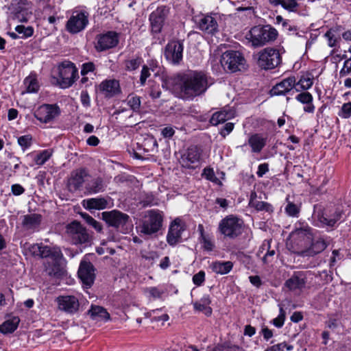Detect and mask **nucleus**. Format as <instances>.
<instances>
[{
  "mask_svg": "<svg viewBox=\"0 0 351 351\" xmlns=\"http://www.w3.org/2000/svg\"><path fill=\"white\" fill-rule=\"evenodd\" d=\"M327 247V243L322 238H319L311 243V247L302 252L301 254L305 256H314L324 251Z\"/></svg>",
  "mask_w": 351,
  "mask_h": 351,
  "instance_id": "29",
  "label": "nucleus"
},
{
  "mask_svg": "<svg viewBox=\"0 0 351 351\" xmlns=\"http://www.w3.org/2000/svg\"><path fill=\"white\" fill-rule=\"evenodd\" d=\"M102 219L110 226L120 229L123 232V229H128L129 224V216L119 210H112L110 212L102 213Z\"/></svg>",
  "mask_w": 351,
  "mask_h": 351,
  "instance_id": "11",
  "label": "nucleus"
},
{
  "mask_svg": "<svg viewBox=\"0 0 351 351\" xmlns=\"http://www.w3.org/2000/svg\"><path fill=\"white\" fill-rule=\"evenodd\" d=\"M285 320V312L282 307H280V313L277 317L273 319V324L277 328H281L284 325Z\"/></svg>",
  "mask_w": 351,
  "mask_h": 351,
  "instance_id": "54",
  "label": "nucleus"
},
{
  "mask_svg": "<svg viewBox=\"0 0 351 351\" xmlns=\"http://www.w3.org/2000/svg\"><path fill=\"white\" fill-rule=\"evenodd\" d=\"M108 202L104 197L90 198L83 200V206L88 210H103L107 207Z\"/></svg>",
  "mask_w": 351,
  "mask_h": 351,
  "instance_id": "31",
  "label": "nucleus"
},
{
  "mask_svg": "<svg viewBox=\"0 0 351 351\" xmlns=\"http://www.w3.org/2000/svg\"><path fill=\"white\" fill-rule=\"evenodd\" d=\"M60 113L59 107L56 104H44L34 112V117L42 123H49Z\"/></svg>",
  "mask_w": 351,
  "mask_h": 351,
  "instance_id": "16",
  "label": "nucleus"
},
{
  "mask_svg": "<svg viewBox=\"0 0 351 351\" xmlns=\"http://www.w3.org/2000/svg\"><path fill=\"white\" fill-rule=\"evenodd\" d=\"M66 65L64 62L54 66L51 70V84L62 88L66 87L65 82Z\"/></svg>",
  "mask_w": 351,
  "mask_h": 351,
  "instance_id": "21",
  "label": "nucleus"
},
{
  "mask_svg": "<svg viewBox=\"0 0 351 351\" xmlns=\"http://www.w3.org/2000/svg\"><path fill=\"white\" fill-rule=\"evenodd\" d=\"M313 84V79L308 76L302 75L298 81L295 80L294 88L297 92L308 90Z\"/></svg>",
  "mask_w": 351,
  "mask_h": 351,
  "instance_id": "38",
  "label": "nucleus"
},
{
  "mask_svg": "<svg viewBox=\"0 0 351 351\" xmlns=\"http://www.w3.org/2000/svg\"><path fill=\"white\" fill-rule=\"evenodd\" d=\"M230 118V117L227 112L224 111H219L212 115L210 122L213 125H217L219 123L226 121Z\"/></svg>",
  "mask_w": 351,
  "mask_h": 351,
  "instance_id": "43",
  "label": "nucleus"
},
{
  "mask_svg": "<svg viewBox=\"0 0 351 351\" xmlns=\"http://www.w3.org/2000/svg\"><path fill=\"white\" fill-rule=\"evenodd\" d=\"M256 197V193L251 194V198L249 202L250 206L254 208L258 211H265L269 213L274 211L271 204L266 202L258 201L255 199Z\"/></svg>",
  "mask_w": 351,
  "mask_h": 351,
  "instance_id": "33",
  "label": "nucleus"
},
{
  "mask_svg": "<svg viewBox=\"0 0 351 351\" xmlns=\"http://www.w3.org/2000/svg\"><path fill=\"white\" fill-rule=\"evenodd\" d=\"M268 248H270V241L265 240L257 252V256L261 257L262 254L264 255Z\"/></svg>",
  "mask_w": 351,
  "mask_h": 351,
  "instance_id": "61",
  "label": "nucleus"
},
{
  "mask_svg": "<svg viewBox=\"0 0 351 351\" xmlns=\"http://www.w3.org/2000/svg\"><path fill=\"white\" fill-rule=\"evenodd\" d=\"M82 217L85 221L90 226H92L93 228H95L97 232H101L102 230V226L101 224L96 221L93 217L90 216L88 214H84L82 215Z\"/></svg>",
  "mask_w": 351,
  "mask_h": 351,
  "instance_id": "47",
  "label": "nucleus"
},
{
  "mask_svg": "<svg viewBox=\"0 0 351 351\" xmlns=\"http://www.w3.org/2000/svg\"><path fill=\"white\" fill-rule=\"evenodd\" d=\"M295 86V76H290L283 79L274 85L269 91L271 96H282L287 95Z\"/></svg>",
  "mask_w": 351,
  "mask_h": 351,
  "instance_id": "18",
  "label": "nucleus"
},
{
  "mask_svg": "<svg viewBox=\"0 0 351 351\" xmlns=\"http://www.w3.org/2000/svg\"><path fill=\"white\" fill-rule=\"evenodd\" d=\"M23 84L25 87L26 93H34L39 90V84L36 74L31 73L24 80Z\"/></svg>",
  "mask_w": 351,
  "mask_h": 351,
  "instance_id": "35",
  "label": "nucleus"
},
{
  "mask_svg": "<svg viewBox=\"0 0 351 351\" xmlns=\"http://www.w3.org/2000/svg\"><path fill=\"white\" fill-rule=\"evenodd\" d=\"M205 280V272L199 271L193 276V282L196 286H201Z\"/></svg>",
  "mask_w": 351,
  "mask_h": 351,
  "instance_id": "57",
  "label": "nucleus"
},
{
  "mask_svg": "<svg viewBox=\"0 0 351 351\" xmlns=\"http://www.w3.org/2000/svg\"><path fill=\"white\" fill-rule=\"evenodd\" d=\"M200 243L204 250L211 252L215 247L213 241L208 237H204L199 239Z\"/></svg>",
  "mask_w": 351,
  "mask_h": 351,
  "instance_id": "51",
  "label": "nucleus"
},
{
  "mask_svg": "<svg viewBox=\"0 0 351 351\" xmlns=\"http://www.w3.org/2000/svg\"><path fill=\"white\" fill-rule=\"evenodd\" d=\"M339 115L343 119H348L351 117V102L344 104L342 106Z\"/></svg>",
  "mask_w": 351,
  "mask_h": 351,
  "instance_id": "55",
  "label": "nucleus"
},
{
  "mask_svg": "<svg viewBox=\"0 0 351 351\" xmlns=\"http://www.w3.org/2000/svg\"><path fill=\"white\" fill-rule=\"evenodd\" d=\"M77 274L84 288L89 289L92 287L95 282L96 274L95 268L90 261H86L84 259L80 262Z\"/></svg>",
  "mask_w": 351,
  "mask_h": 351,
  "instance_id": "14",
  "label": "nucleus"
},
{
  "mask_svg": "<svg viewBox=\"0 0 351 351\" xmlns=\"http://www.w3.org/2000/svg\"><path fill=\"white\" fill-rule=\"evenodd\" d=\"M151 75L149 68L147 65H143L141 69L139 82L141 86H144L145 85L147 79Z\"/></svg>",
  "mask_w": 351,
  "mask_h": 351,
  "instance_id": "52",
  "label": "nucleus"
},
{
  "mask_svg": "<svg viewBox=\"0 0 351 351\" xmlns=\"http://www.w3.org/2000/svg\"><path fill=\"white\" fill-rule=\"evenodd\" d=\"M80 309V302L77 297L67 295V313L75 314Z\"/></svg>",
  "mask_w": 351,
  "mask_h": 351,
  "instance_id": "41",
  "label": "nucleus"
},
{
  "mask_svg": "<svg viewBox=\"0 0 351 351\" xmlns=\"http://www.w3.org/2000/svg\"><path fill=\"white\" fill-rule=\"evenodd\" d=\"M308 271H298L293 272L290 278L286 280L285 285L290 290H302L305 287Z\"/></svg>",
  "mask_w": 351,
  "mask_h": 351,
  "instance_id": "19",
  "label": "nucleus"
},
{
  "mask_svg": "<svg viewBox=\"0 0 351 351\" xmlns=\"http://www.w3.org/2000/svg\"><path fill=\"white\" fill-rule=\"evenodd\" d=\"M243 230V221L239 217L230 215L222 219L218 226V231L224 237L234 239L240 236Z\"/></svg>",
  "mask_w": 351,
  "mask_h": 351,
  "instance_id": "6",
  "label": "nucleus"
},
{
  "mask_svg": "<svg viewBox=\"0 0 351 351\" xmlns=\"http://www.w3.org/2000/svg\"><path fill=\"white\" fill-rule=\"evenodd\" d=\"M145 293L154 299L160 298L164 293V291L156 287H148L145 289Z\"/></svg>",
  "mask_w": 351,
  "mask_h": 351,
  "instance_id": "53",
  "label": "nucleus"
},
{
  "mask_svg": "<svg viewBox=\"0 0 351 351\" xmlns=\"http://www.w3.org/2000/svg\"><path fill=\"white\" fill-rule=\"evenodd\" d=\"M212 82L202 71L189 70L162 80V87L171 91L175 97L191 101L206 93Z\"/></svg>",
  "mask_w": 351,
  "mask_h": 351,
  "instance_id": "1",
  "label": "nucleus"
},
{
  "mask_svg": "<svg viewBox=\"0 0 351 351\" xmlns=\"http://www.w3.org/2000/svg\"><path fill=\"white\" fill-rule=\"evenodd\" d=\"M285 210L289 216L293 217H298L300 210V207L291 202H288Z\"/></svg>",
  "mask_w": 351,
  "mask_h": 351,
  "instance_id": "45",
  "label": "nucleus"
},
{
  "mask_svg": "<svg viewBox=\"0 0 351 351\" xmlns=\"http://www.w3.org/2000/svg\"><path fill=\"white\" fill-rule=\"evenodd\" d=\"M141 97L138 96H131L128 97V104L134 112H139L141 108Z\"/></svg>",
  "mask_w": 351,
  "mask_h": 351,
  "instance_id": "46",
  "label": "nucleus"
},
{
  "mask_svg": "<svg viewBox=\"0 0 351 351\" xmlns=\"http://www.w3.org/2000/svg\"><path fill=\"white\" fill-rule=\"evenodd\" d=\"M202 176L206 180L215 184H217L219 182V179L215 176L213 169L212 168H205L203 171Z\"/></svg>",
  "mask_w": 351,
  "mask_h": 351,
  "instance_id": "50",
  "label": "nucleus"
},
{
  "mask_svg": "<svg viewBox=\"0 0 351 351\" xmlns=\"http://www.w3.org/2000/svg\"><path fill=\"white\" fill-rule=\"evenodd\" d=\"M202 150L195 145L190 146L179 159L180 165L185 169H195L201 165Z\"/></svg>",
  "mask_w": 351,
  "mask_h": 351,
  "instance_id": "9",
  "label": "nucleus"
},
{
  "mask_svg": "<svg viewBox=\"0 0 351 351\" xmlns=\"http://www.w3.org/2000/svg\"><path fill=\"white\" fill-rule=\"evenodd\" d=\"M351 73V58L345 60L343 68L339 71L340 77H344Z\"/></svg>",
  "mask_w": 351,
  "mask_h": 351,
  "instance_id": "56",
  "label": "nucleus"
},
{
  "mask_svg": "<svg viewBox=\"0 0 351 351\" xmlns=\"http://www.w3.org/2000/svg\"><path fill=\"white\" fill-rule=\"evenodd\" d=\"M88 314L93 319L108 320L110 319V314L100 306L91 305Z\"/></svg>",
  "mask_w": 351,
  "mask_h": 351,
  "instance_id": "34",
  "label": "nucleus"
},
{
  "mask_svg": "<svg viewBox=\"0 0 351 351\" xmlns=\"http://www.w3.org/2000/svg\"><path fill=\"white\" fill-rule=\"evenodd\" d=\"M292 241L296 244L306 243L311 239V228L308 227L296 228L289 235Z\"/></svg>",
  "mask_w": 351,
  "mask_h": 351,
  "instance_id": "27",
  "label": "nucleus"
},
{
  "mask_svg": "<svg viewBox=\"0 0 351 351\" xmlns=\"http://www.w3.org/2000/svg\"><path fill=\"white\" fill-rule=\"evenodd\" d=\"M184 228L178 219H175L169 226L167 235V242L171 246H175L182 240V234Z\"/></svg>",
  "mask_w": 351,
  "mask_h": 351,
  "instance_id": "17",
  "label": "nucleus"
},
{
  "mask_svg": "<svg viewBox=\"0 0 351 351\" xmlns=\"http://www.w3.org/2000/svg\"><path fill=\"white\" fill-rule=\"evenodd\" d=\"M99 88L107 97H114L121 93L119 82L114 79L103 81Z\"/></svg>",
  "mask_w": 351,
  "mask_h": 351,
  "instance_id": "24",
  "label": "nucleus"
},
{
  "mask_svg": "<svg viewBox=\"0 0 351 351\" xmlns=\"http://www.w3.org/2000/svg\"><path fill=\"white\" fill-rule=\"evenodd\" d=\"M80 101L84 107H89L90 106V96L86 90H82L80 95Z\"/></svg>",
  "mask_w": 351,
  "mask_h": 351,
  "instance_id": "59",
  "label": "nucleus"
},
{
  "mask_svg": "<svg viewBox=\"0 0 351 351\" xmlns=\"http://www.w3.org/2000/svg\"><path fill=\"white\" fill-rule=\"evenodd\" d=\"M247 36L253 47H259L274 41L278 36V32L271 25L255 26L251 29Z\"/></svg>",
  "mask_w": 351,
  "mask_h": 351,
  "instance_id": "4",
  "label": "nucleus"
},
{
  "mask_svg": "<svg viewBox=\"0 0 351 351\" xmlns=\"http://www.w3.org/2000/svg\"><path fill=\"white\" fill-rule=\"evenodd\" d=\"M274 5H281L285 10L290 12H296L300 7L297 0H268Z\"/></svg>",
  "mask_w": 351,
  "mask_h": 351,
  "instance_id": "32",
  "label": "nucleus"
},
{
  "mask_svg": "<svg viewBox=\"0 0 351 351\" xmlns=\"http://www.w3.org/2000/svg\"><path fill=\"white\" fill-rule=\"evenodd\" d=\"M269 171V165L267 163L260 164L258 167L256 175L258 178H262L266 173Z\"/></svg>",
  "mask_w": 351,
  "mask_h": 351,
  "instance_id": "60",
  "label": "nucleus"
},
{
  "mask_svg": "<svg viewBox=\"0 0 351 351\" xmlns=\"http://www.w3.org/2000/svg\"><path fill=\"white\" fill-rule=\"evenodd\" d=\"M163 221L162 211L158 209L148 210L145 213L139 225L136 226L137 231L145 236L156 234L162 229Z\"/></svg>",
  "mask_w": 351,
  "mask_h": 351,
  "instance_id": "3",
  "label": "nucleus"
},
{
  "mask_svg": "<svg viewBox=\"0 0 351 351\" xmlns=\"http://www.w3.org/2000/svg\"><path fill=\"white\" fill-rule=\"evenodd\" d=\"M88 16L85 10H74L67 21V32L75 34L83 31L88 24Z\"/></svg>",
  "mask_w": 351,
  "mask_h": 351,
  "instance_id": "8",
  "label": "nucleus"
},
{
  "mask_svg": "<svg viewBox=\"0 0 351 351\" xmlns=\"http://www.w3.org/2000/svg\"><path fill=\"white\" fill-rule=\"evenodd\" d=\"M20 319L18 317H13L0 325V332L3 334L11 333L18 327Z\"/></svg>",
  "mask_w": 351,
  "mask_h": 351,
  "instance_id": "37",
  "label": "nucleus"
},
{
  "mask_svg": "<svg viewBox=\"0 0 351 351\" xmlns=\"http://www.w3.org/2000/svg\"><path fill=\"white\" fill-rule=\"evenodd\" d=\"M41 215L38 214H30L23 217V225L27 229H35L40 225Z\"/></svg>",
  "mask_w": 351,
  "mask_h": 351,
  "instance_id": "36",
  "label": "nucleus"
},
{
  "mask_svg": "<svg viewBox=\"0 0 351 351\" xmlns=\"http://www.w3.org/2000/svg\"><path fill=\"white\" fill-rule=\"evenodd\" d=\"M119 42V34L114 31H108L97 36L95 47L98 52H101L116 47Z\"/></svg>",
  "mask_w": 351,
  "mask_h": 351,
  "instance_id": "12",
  "label": "nucleus"
},
{
  "mask_svg": "<svg viewBox=\"0 0 351 351\" xmlns=\"http://www.w3.org/2000/svg\"><path fill=\"white\" fill-rule=\"evenodd\" d=\"M67 73H71V77L67 78V88L71 86L75 81L79 77L78 70L71 62H67Z\"/></svg>",
  "mask_w": 351,
  "mask_h": 351,
  "instance_id": "42",
  "label": "nucleus"
},
{
  "mask_svg": "<svg viewBox=\"0 0 351 351\" xmlns=\"http://www.w3.org/2000/svg\"><path fill=\"white\" fill-rule=\"evenodd\" d=\"M169 12V9L167 6L161 5L149 14V21L152 34H159L161 32Z\"/></svg>",
  "mask_w": 351,
  "mask_h": 351,
  "instance_id": "13",
  "label": "nucleus"
},
{
  "mask_svg": "<svg viewBox=\"0 0 351 351\" xmlns=\"http://www.w3.org/2000/svg\"><path fill=\"white\" fill-rule=\"evenodd\" d=\"M90 176L84 169H78L73 171L71 174V179L69 180V190L78 189L83 182L88 180Z\"/></svg>",
  "mask_w": 351,
  "mask_h": 351,
  "instance_id": "25",
  "label": "nucleus"
},
{
  "mask_svg": "<svg viewBox=\"0 0 351 351\" xmlns=\"http://www.w3.org/2000/svg\"><path fill=\"white\" fill-rule=\"evenodd\" d=\"M183 50L184 45L181 40H171L165 47L164 56L169 62L178 65L182 61Z\"/></svg>",
  "mask_w": 351,
  "mask_h": 351,
  "instance_id": "10",
  "label": "nucleus"
},
{
  "mask_svg": "<svg viewBox=\"0 0 351 351\" xmlns=\"http://www.w3.org/2000/svg\"><path fill=\"white\" fill-rule=\"evenodd\" d=\"M18 143L23 151L29 148L32 143V137L31 135H24L18 138Z\"/></svg>",
  "mask_w": 351,
  "mask_h": 351,
  "instance_id": "48",
  "label": "nucleus"
},
{
  "mask_svg": "<svg viewBox=\"0 0 351 351\" xmlns=\"http://www.w3.org/2000/svg\"><path fill=\"white\" fill-rule=\"evenodd\" d=\"M267 142L266 134L261 133H255L251 134L247 140V144L251 147V151L254 154H259L265 147Z\"/></svg>",
  "mask_w": 351,
  "mask_h": 351,
  "instance_id": "23",
  "label": "nucleus"
},
{
  "mask_svg": "<svg viewBox=\"0 0 351 351\" xmlns=\"http://www.w3.org/2000/svg\"><path fill=\"white\" fill-rule=\"evenodd\" d=\"M12 193L14 195H20L25 191L24 188L19 184H14L11 186Z\"/></svg>",
  "mask_w": 351,
  "mask_h": 351,
  "instance_id": "63",
  "label": "nucleus"
},
{
  "mask_svg": "<svg viewBox=\"0 0 351 351\" xmlns=\"http://www.w3.org/2000/svg\"><path fill=\"white\" fill-rule=\"evenodd\" d=\"M221 64L226 71L231 73L245 69L246 60L241 53L238 51H227L223 53Z\"/></svg>",
  "mask_w": 351,
  "mask_h": 351,
  "instance_id": "7",
  "label": "nucleus"
},
{
  "mask_svg": "<svg viewBox=\"0 0 351 351\" xmlns=\"http://www.w3.org/2000/svg\"><path fill=\"white\" fill-rule=\"evenodd\" d=\"M234 129V124L232 123H227L225 124L223 128L221 129L220 134L226 136L229 134Z\"/></svg>",
  "mask_w": 351,
  "mask_h": 351,
  "instance_id": "64",
  "label": "nucleus"
},
{
  "mask_svg": "<svg viewBox=\"0 0 351 351\" xmlns=\"http://www.w3.org/2000/svg\"><path fill=\"white\" fill-rule=\"evenodd\" d=\"M342 211L339 209L317 213V219L322 226L333 227L341 219Z\"/></svg>",
  "mask_w": 351,
  "mask_h": 351,
  "instance_id": "20",
  "label": "nucleus"
},
{
  "mask_svg": "<svg viewBox=\"0 0 351 351\" xmlns=\"http://www.w3.org/2000/svg\"><path fill=\"white\" fill-rule=\"evenodd\" d=\"M104 189L103 181L99 178L91 180L86 186V190L88 194L99 193L103 191Z\"/></svg>",
  "mask_w": 351,
  "mask_h": 351,
  "instance_id": "39",
  "label": "nucleus"
},
{
  "mask_svg": "<svg viewBox=\"0 0 351 351\" xmlns=\"http://www.w3.org/2000/svg\"><path fill=\"white\" fill-rule=\"evenodd\" d=\"M143 59L140 56H136L131 59H127L124 61L125 70L127 71H133L136 70L142 64Z\"/></svg>",
  "mask_w": 351,
  "mask_h": 351,
  "instance_id": "40",
  "label": "nucleus"
},
{
  "mask_svg": "<svg viewBox=\"0 0 351 351\" xmlns=\"http://www.w3.org/2000/svg\"><path fill=\"white\" fill-rule=\"evenodd\" d=\"M161 90L159 85H153L150 87L149 96L153 99H156L160 98L161 95Z\"/></svg>",
  "mask_w": 351,
  "mask_h": 351,
  "instance_id": "58",
  "label": "nucleus"
},
{
  "mask_svg": "<svg viewBox=\"0 0 351 351\" xmlns=\"http://www.w3.org/2000/svg\"><path fill=\"white\" fill-rule=\"evenodd\" d=\"M29 250L35 256L47 258L45 263V267L49 274L57 275L60 273L62 259V254L60 250L35 243L29 247Z\"/></svg>",
  "mask_w": 351,
  "mask_h": 351,
  "instance_id": "2",
  "label": "nucleus"
},
{
  "mask_svg": "<svg viewBox=\"0 0 351 351\" xmlns=\"http://www.w3.org/2000/svg\"><path fill=\"white\" fill-rule=\"evenodd\" d=\"M211 303L209 295H204L199 301L193 303L194 310L196 311L203 312L206 316L209 317L212 315L213 310L210 306Z\"/></svg>",
  "mask_w": 351,
  "mask_h": 351,
  "instance_id": "28",
  "label": "nucleus"
},
{
  "mask_svg": "<svg viewBox=\"0 0 351 351\" xmlns=\"http://www.w3.org/2000/svg\"><path fill=\"white\" fill-rule=\"evenodd\" d=\"M15 31L22 36H20L21 38H27L31 37L34 34V28L31 26L25 27L24 25H17L15 27Z\"/></svg>",
  "mask_w": 351,
  "mask_h": 351,
  "instance_id": "44",
  "label": "nucleus"
},
{
  "mask_svg": "<svg viewBox=\"0 0 351 351\" xmlns=\"http://www.w3.org/2000/svg\"><path fill=\"white\" fill-rule=\"evenodd\" d=\"M52 150L44 149L36 152L29 153L27 155V158L32 160L33 163L30 166L37 165L40 167L43 165L52 156Z\"/></svg>",
  "mask_w": 351,
  "mask_h": 351,
  "instance_id": "26",
  "label": "nucleus"
},
{
  "mask_svg": "<svg viewBox=\"0 0 351 351\" xmlns=\"http://www.w3.org/2000/svg\"><path fill=\"white\" fill-rule=\"evenodd\" d=\"M217 14L204 15L198 24L200 30L208 34H214L218 31V24L216 17Z\"/></svg>",
  "mask_w": 351,
  "mask_h": 351,
  "instance_id": "22",
  "label": "nucleus"
},
{
  "mask_svg": "<svg viewBox=\"0 0 351 351\" xmlns=\"http://www.w3.org/2000/svg\"><path fill=\"white\" fill-rule=\"evenodd\" d=\"M95 69V66L92 62L84 63L82 64L81 69V75L82 76L86 75L88 72L93 71Z\"/></svg>",
  "mask_w": 351,
  "mask_h": 351,
  "instance_id": "62",
  "label": "nucleus"
},
{
  "mask_svg": "<svg viewBox=\"0 0 351 351\" xmlns=\"http://www.w3.org/2000/svg\"><path fill=\"white\" fill-rule=\"evenodd\" d=\"M295 99L303 104L313 102V95L309 92H302L296 95Z\"/></svg>",
  "mask_w": 351,
  "mask_h": 351,
  "instance_id": "49",
  "label": "nucleus"
},
{
  "mask_svg": "<svg viewBox=\"0 0 351 351\" xmlns=\"http://www.w3.org/2000/svg\"><path fill=\"white\" fill-rule=\"evenodd\" d=\"M212 271L217 274L224 275L228 274L233 267L231 261H214L210 265Z\"/></svg>",
  "mask_w": 351,
  "mask_h": 351,
  "instance_id": "30",
  "label": "nucleus"
},
{
  "mask_svg": "<svg viewBox=\"0 0 351 351\" xmlns=\"http://www.w3.org/2000/svg\"><path fill=\"white\" fill-rule=\"evenodd\" d=\"M257 65L262 69L270 70L278 66L282 62V57L278 49L266 47L253 56Z\"/></svg>",
  "mask_w": 351,
  "mask_h": 351,
  "instance_id": "5",
  "label": "nucleus"
},
{
  "mask_svg": "<svg viewBox=\"0 0 351 351\" xmlns=\"http://www.w3.org/2000/svg\"><path fill=\"white\" fill-rule=\"evenodd\" d=\"M89 236L85 228L78 221L67 225V241L73 244L84 243L88 241Z\"/></svg>",
  "mask_w": 351,
  "mask_h": 351,
  "instance_id": "15",
  "label": "nucleus"
}]
</instances>
